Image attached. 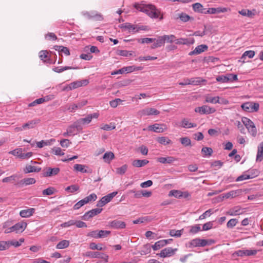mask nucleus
<instances>
[{
	"label": "nucleus",
	"mask_w": 263,
	"mask_h": 263,
	"mask_svg": "<svg viewBox=\"0 0 263 263\" xmlns=\"http://www.w3.org/2000/svg\"><path fill=\"white\" fill-rule=\"evenodd\" d=\"M193 9L195 12L202 13L203 6L200 3H196L193 5Z\"/></svg>",
	"instance_id": "52"
},
{
	"label": "nucleus",
	"mask_w": 263,
	"mask_h": 263,
	"mask_svg": "<svg viewBox=\"0 0 263 263\" xmlns=\"http://www.w3.org/2000/svg\"><path fill=\"white\" fill-rule=\"evenodd\" d=\"M27 223L26 222H20L13 226L15 233L23 232L26 228Z\"/></svg>",
	"instance_id": "24"
},
{
	"label": "nucleus",
	"mask_w": 263,
	"mask_h": 263,
	"mask_svg": "<svg viewBox=\"0 0 263 263\" xmlns=\"http://www.w3.org/2000/svg\"><path fill=\"white\" fill-rule=\"evenodd\" d=\"M116 128V126L114 123H110V124H104L101 127V129L104 130H110L114 129Z\"/></svg>",
	"instance_id": "63"
},
{
	"label": "nucleus",
	"mask_w": 263,
	"mask_h": 263,
	"mask_svg": "<svg viewBox=\"0 0 263 263\" xmlns=\"http://www.w3.org/2000/svg\"><path fill=\"white\" fill-rule=\"evenodd\" d=\"M201 153L204 156L210 157L213 153V149L211 147H204L201 149Z\"/></svg>",
	"instance_id": "48"
},
{
	"label": "nucleus",
	"mask_w": 263,
	"mask_h": 263,
	"mask_svg": "<svg viewBox=\"0 0 263 263\" xmlns=\"http://www.w3.org/2000/svg\"><path fill=\"white\" fill-rule=\"evenodd\" d=\"M134 7L138 10L145 13L151 18H159L160 20L163 19V13L153 5L136 3Z\"/></svg>",
	"instance_id": "1"
},
{
	"label": "nucleus",
	"mask_w": 263,
	"mask_h": 263,
	"mask_svg": "<svg viewBox=\"0 0 263 263\" xmlns=\"http://www.w3.org/2000/svg\"><path fill=\"white\" fill-rule=\"evenodd\" d=\"M208 47L206 45H200L197 46L195 49L189 53L190 55L199 54L206 50H207Z\"/></svg>",
	"instance_id": "22"
},
{
	"label": "nucleus",
	"mask_w": 263,
	"mask_h": 263,
	"mask_svg": "<svg viewBox=\"0 0 263 263\" xmlns=\"http://www.w3.org/2000/svg\"><path fill=\"white\" fill-rule=\"evenodd\" d=\"M41 170V168L32 166L31 165H27L24 170L25 173H30L32 172H39Z\"/></svg>",
	"instance_id": "27"
},
{
	"label": "nucleus",
	"mask_w": 263,
	"mask_h": 263,
	"mask_svg": "<svg viewBox=\"0 0 263 263\" xmlns=\"http://www.w3.org/2000/svg\"><path fill=\"white\" fill-rule=\"evenodd\" d=\"M183 193L179 190H171L168 194L169 196H174L176 198H180L183 196Z\"/></svg>",
	"instance_id": "42"
},
{
	"label": "nucleus",
	"mask_w": 263,
	"mask_h": 263,
	"mask_svg": "<svg viewBox=\"0 0 263 263\" xmlns=\"http://www.w3.org/2000/svg\"><path fill=\"white\" fill-rule=\"evenodd\" d=\"M56 192V190L53 187H49L44 190L42 192L44 195H51Z\"/></svg>",
	"instance_id": "53"
},
{
	"label": "nucleus",
	"mask_w": 263,
	"mask_h": 263,
	"mask_svg": "<svg viewBox=\"0 0 263 263\" xmlns=\"http://www.w3.org/2000/svg\"><path fill=\"white\" fill-rule=\"evenodd\" d=\"M164 43H172L175 42L176 40V36L173 34L171 35H164L162 36Z\"/></svg>",
	"instance_id": "37"
},
{
	"label": "nucleus",
	"mask_w": 263,
	"mask_h": 263,
	"mask_svg": "<svg viewBox=\"0 0 263 263\" xmlns=\"http://www.w3.org/2000/svg\"><path fill=\"white\" fill-rule=\"evenodd\" d=\"M85 167L86 166L84 165L76 164L74 165L73 168L74 170L80 172L82 173H87L88 171L86 169H85Z\"/></svg>",
	"instance_id": "49"
},
{
	"label": "nucleus",
	"mask_w": 263,
	"mask_h": 263,
	"mask_svg": "<svg viewBox=\"0 0 263 263\" xmlns=\"http://www.w3.org/2000/svg\"><path fill=\"white\" fill-rule=\"evenodd\" d=\"M51 153L57 156H63L64 155V153L59 147H53L51 149Z\"/></svg>",
	"instance_id": "51"
},
{
	"label": "nucleus",
	"mask_w": 263,
	"mask_h": 263,
	"mask_svg": "<svg viewBox=\"0 0 263 263\" xmlns=\"http://www.w3.org/2000/svg\"><path fill=\"white\" fill-rule=\"evenodd\" d=\"M181 126L184 128H190L196 127L197 124L190 122L187 119H183L181 121Z\"/></svg>",
	"instance_id": "30"
},
{
	"label": "nucleus",
	"mask_w": 263,
	"mask_h": 263,
	"mask_svg": "<svg viewBox=\"0 0 263 263\" xmlns=\"http://www.w3.org/2000/svg\"><path fill=\"white\" fill-rule=\"evenodd\" d=\"M36 182V180L34 178H26L22 179L20 183L22 184H25V185H28L34 184Z\"/></svg>",
	"instance_id": "39"
},
{
	"label": "nucleus",
	"mask_w": 263,
	"mask_h": 263,
	"mask_svg": "<svg viewBox=\"0 0 263 263\" xmlns=\"http://www.w3.org/2000/svg\"><path fill=\"white\" fill-rule=\"evenodd\" d=\"M55 139H51L50 140H42L41 141L37 142L36 143V146L39 148H42L45 145H50L51 142H54Z\"/></svg>",
	"instance_id": "41"
},
{
	"label": "nucleus",
	"mask_w": 263,
	"mask_h": 263,
	"mask_svg": "<svg viewBox=\"0 0 263 263\" xmlns=\"http://www.w3.org/2000/svg\"><path fill=\"white\" fill-rule=\"evenodd\" d=\"M89 81L88 80L85 79L83 80H78L71 83L72 89H74L80 87L85 86L88 85Z\"/></svg>",
	"instance_id": "20"
},
{
	"label": "nucleus",
	"mask_w": 263,
	"mask_h": 263,
	"mask_svg": "<svg viewBox=\"0 0 263 263\" xmlns=\"http://www.w3.org/2000/svg\"><path fill=\"white\" fill-rule=\"evenodd\" d=\"M70 136H74L83 129V127L80 126L77 121L74 122L72 124L67 127Z\"/></svg>",
	"instance_id": "9"
},
{
	"label": "nucleus",
	"mask_w": 263,
	"mask_h": 263,
	"mask_svg": "<svg viewBox=\"0 0 263 263\" xmlns=\"http://www.w3.org/2000/svg\"><path fill=\"white\" fill-rule=\"evenodd\" d=\"M67 109L70 111V112H74L77 109H79V107H78V106L77 105V103H71V104H68L67 105Z\"/></svg>",
	"instance_id": "64"
},
{
	"label": "nucleus",
	"mask_w": 263,
	"mask_h": 263,
	"mask_svg": "<svg viewBox=\"0 0 263 263\" xmlns=\"http://www.w3.org/2000/svg\"><path fill=\"white\" fill-rule=\"evenodd\" d=\"M24 241V238L20 239L19 241H16V240H13L11 241H8L9 247L11 246H12L16 248L20 247L21 245V243H23Z\"/></svg>",
	"instance_id": "43"
},
{
	"label": "nucleus",
	"mask_w": 263,
	"mask_h": 263,
	"mask_svg": "<svg viewBox=\"0 0 263 263\" xmlns=\"http://www.w3.org/2000/svg\"><path fill=\"white\" fill-rule=\"evenodd\" d=\"M176 250L177 249H173L171 247H168L162 250L159 254V256L163 258L170 257L175 254Z\"/></svg>",
	"instance_id": "11"
},
{
	"label": "nucleus",
	"mask_w": 263,
	"mask_h": 263,
	"mask_svg": "<svg viewBox=\"0 0 263 263\" xmlns=\"http://www.w3.org/2000/svg\"><path fill=\"white\" fill-rule=\"evenodd\" d=\"M69 241L67 240H63L60 241L56 246L57 249H64L67 248L69 246Z\"/></svg>",
	"instance_id": "36"
},
{
	"label": "nucleus",
	"mask_w": 263,
	"mask_h": 263,
	"mask_svg": "<svg viewBox=\"0 0 263 263\" xmlns=\"http://www.w3.org/2000/svg\"><path fill=\"white\" fill-rule=\"evenodd\" d=\"M187 85H199L202 83H204L206 82V80L200 78H193L191 79H186Z\"/></svg>",
	"instance_id": "12"
},
{
	"label": "nucleus",
	"mask_w": 263,
	"mask_h": 263,
	"mask_svg": "<svg viewBox=\"0 0 263 263\" xmlns=\"http://www.w3.org/2000/svg\"><path fill=\"white\" fill-rule=\"evenodd\" d=\"M167 127L166 125L164 124H154L148 126L149 130L154 131L156 133H161L166 130Z\"/></svg>",
	"instance_id": "10"
},
{
	"label": "nucleus",
	"mask_w": 263,
	"mask_h": 263,
	"mask_svg": "<svg viewBox=\"0 0 263 263\" xmlns=\"http://www.w3.org/2000/svg\"><path fill=\"white\" fill-rule=\"evenodd\" d=\"M118 194L117 192H114L106 196L103 197L98 202L97 206H103L110 202L111 199Z\"/></svg>",
	"instance_id": "7"
},
{
	"label": "nucleus",
	"mask_w": 263,
	"mask_h": 263,
	"mask_svg": "<svg viewBox=\"0 0 263 263\" xmlns=\"http://www.w3.org/2000/svg\"><path fill=\"white\" fill-rule=\"evenodd\" d=\"M219 61V60L218 58H215L214 57H211V56L205 57L203 59L204 62L207 63L208 64H210V63H213L214 64H217L218 63Z\"/></svg>",
	"instance_id": "38"
},
{
	"label": "nucleus",
	"mask_w": 263,
	"mask_h": 263,
	"mask_svg": "<svg viewBox=\"0 0 263 263\" xmlns=\"http://www.w3.org/2000/svg\"><path fill=\"white\" fill-rule=\"evenodd\" d=\"M115 158L114 154L111 152H108L104 154L103 159L105 162L109 163Z\"/></svg>",
	"instance_id": "31"
},
{
	"label": "nucleus",
	"mask_w": 263,
	"mask_h": 263,
	"mask_svg": "<svg viewBox=\"0 0 263 263\" xmlns=\"http://www.w3.org/2000/svg\"><path fill=\"white\" fill-rule=\"evenodd\" d=\"M36 124V122L34 121H30L24 124L23 126V128L25 129H30V128H33L35 127V125Z\"/></svg>",
	"instance_id": "58"
},
{
	"label": "nucleus",
	"mask_w": 263,
	"mask_h": 263,
	"mask_svg": "<svg viewBox=\"0 0 263 263\" xmlns=\"http://www.w3.org/2000/svg\"><path fill=\"white\" fill-rule=\"evenodd\" d=\"M88 16L91 18H94L97 21L103 20L102 15L96 11H91L87 13Z\"/></svg>",
	"instance_id": "33"
},
{
	"label": "nucleus",
	"mask_w": 263,
	"mask_h": 263,
	"mask_svg": "<svg viewBox=\"0 0 263 263\" xmlns=\"http://www.w3.org/2000/svg\"><path fill=\"white\" fill-rule=\"evenodd\" d=\"M228 11V9L224 7L210 8L205 13L206 14H219Z\"/></svg>",
	"instance_id": "19"
},
{
	"label": "nucleus",
	"mask_w": 263,
	"mask_h": 263,
	"mask_svg": "<svg viewBox=\"0 0 263 263\" xmlns=\"http://www.w3.org/2000/svg\"><path fill=\"white\" fill-rule=\"evenodd\" d=\"M60 168L59 167H48L46 169L44 175L47 177H52L58 175L60 172Z\"/></svg>",
	"instance_id": "18"
},
{
	"label": "nucleus",
	"mask_w": 263,
	"mask_h": 263,
	"mask_svg": "<svg viewBox=\"0 0 263 263\" xmlns=\"http://www.w3.org/2000/svg\"><path fill=\"white\" fill-rule=\"evenodd\" d=\"M205 101L206 102L216 104V103L219 102V97H212L210 96H207L205 97Z\"/></svg>",
	"instance_id": "54"
},
{
	"label": "nucleus",
	"mask_w": 263,
	"mask_h": 263,
	"mask_svg": "<svg viewBox=\"0 0 263 263\" xmlns=\"http://www.w3.org/2000/svg\"><path fill=\"white\" fill-rule=\"evenodd\" d=\"M180 141L184 146H187L191 144V141L190 139L187 137L180 138Z\"/></svg>",
	"instance_id": "57"
},
{
	"label": "nucleus",
	"mask_w": 263,
	"mask_h": 263,
	"mask_svg": "<svg viewBox=\"0 0 263 263\" xmlns=\"http://www.w3.org/2000/svg\"><path fill=\"white\" fill-rule=\"evenodd\" d=\"M153 42L154 44L151 46L152 49L157 48L164 45L162 36H159L158 39H156V40Z\"/></svg>",
	"instance_id": "28"
},
{
	"label": "nucleus",
	"mask_w": 263,
	"mask_h": 263,
	"mask_svg": "<svg viewBox=\"0 0 263 263\" xmlns=\"http://www.w3.org/2000/svg\"><path fill=\"white\" fill-rule=\"evenodd\" d=\"M166 245V241H165V240H160L156 242L155 244L152 246V247L154 250H157L163 247Z\"/></svg>",
	"instance_id": "32"
},
{
	"label": "nucleus",
	"mask_w": 263,
	"mask_h": 263,
	"mask_svg": "<svg viewBox=\"0 0 263 263\" xmlns=\"http://www.w3.org/2000/svg\"><path fill=\"white\" fill-rule=\"evenodd\" d=\"M74 69V68H72V67H69V66H65L64 67H55L52 69V70L55 72L60 73L65 70H68V69Z\"/></svg>",
	"instance_id": "56"
},
{
	"label": "nucleus",
	"mask_w": 263,
	"mask_h": 263,
	"mask_svg": "<svg viewBox=\"0 0 263 263\" xmlns=\"http://www.w3.org/2000/svg\"><path fill=\"white\" fill-rule=\"evenodd\" d=\"M177 160V159L173 156H167L166 157H158L157 161L162 164H171Z\"/></svg>",
	"instance_id": "17"
},
{
	"label": "nucleus",
	"mask_w": 263,
	"mask_h": 263,
	"mask_svg": "<svg viewBox=\"0 0 263 263\" xmlns=\"http://www.w3.org/2000/svg\"><path fill=\"white\" fill-rule=\"evenodd\" d=\"M216 111L215 109L207 105H203L200 107L195 108V111L201 114H210L214 113Z\"/></svg>",
	"instance_id": "8"
},
{
	"label": "nucleus",
	"mask_w": 263,
	"mask_h": 263,
	"mask_svg": "<svg viewBox=\"0 0 263 263\" xmlns=\"http://www.w3.org/2000/svg\"><path fill=\"white\" fill-rule=\"evenodd\" d=\"M22 152H23L22 148H16L13 151H10L9 152V154H12L13 156L17 157L19 158H20Z\"/></svg>",
	"instance_id": "55"
},
{
	"label": "nucleus",
	"mask_w": 263,
	"mask_h": 263,
	"mask_svg": "<svg viewBox=\"0 0 263 263\" xmlns=\"http://www.w3.org/2000/svg\"><path fill=\"white\" fill-rule=\"evenodd\" d=\"M99 116V114L98 112H95L92 114H89L85 118H80L77 121L80 126H82V125L89 124L93 118L97 119Z\"/></svg>",
	"instance_id": "6"
},
{
	"label": "nucleus",
	"mask_w": 263,
	"mask_h": 263,
	"mask_svg": "<svg viewBox=\"0 0 263 263\" xmlns=\"http://www.w3.org/2000/svg\"><path fill=\"white\" fill-rule=\"evenodd\" d=\"M100 252L88 251L83 254V256L90 258H98L99 256Z\"/></svg>",
	"instance_id": "50"
},
{
	"label": "nucleus",
	"mask_w": 263,
	"mask_h": 263,
	"mask_svg": "<svg viewBox=\"0 0 263 263\" xmlns=\"http://www.w3.org/2000/svg\"><path fill=\"white\" fill-rule=\"evenodd\" d=\"M110 234V231L107 230L99 231V238H103L107 237Z\"/></svg>",
	"instance_id": "62"
},
{
	"label": "nucleus",
	"mask_w": 263,
	"mask_h": 263,
	"mask_svg": "<svg viewBox=\"0 0 263 263\" xmlns=\"http://www.w3.org/2000/svg\"><path fill=\"white\" fill-rule=\"evenodd\" d=\"M183 231V229L180 230H171L169 232L170 236L172 237H179L181 236Z\"/></svg>",
	"instance_id": "45"
},
{
	"label": "nucleus",
	"mask_w": 263,
	"mask_h": 263,
	"mask_svg": "<svg viewBox=\"0 0 263 263\" xmlns=\"http://www.w3.org/2000/svg\"><path fill=\"white\" fill-rule=\"evenodd\" d=\"M246 172L248 175L250 177L249 179L254 178L259 175V171L256 169L249 170Z\"/></svg>",
	"instance_id": "46"
},
{
	"label": "nucleus",
	"mask_w": 263,
	"mask_h": 263,
	"mask_svg": "<svg viewBox=\"0 0 263 263\" xmlns=\"http://www.w3.org/2000/svg\"><path fill=\"white\" fill-rule=\"evenodd\" d=\"M242 109L247 112H253L258 110L259 105L258 103L253 102H247L241 104Z\"/></svg>",
	"instance_id": "3"
},
{
	"label": "nucleus",
	"mask_w": 263,
	"mask_h": 263,
	"mask_svg": "<svg viewBox=\"0 0 263 263\" xmlns=\"http://www.w3.org/2000/svg\"><path fill=\"white\" fill-rule=\"evenodd\" d=\"M35 211V210L34 208L23 210L20 212V215L23 218H28L33 215Z\"/></svg>",
	"instance_id": "23"
},
{
	"label": "nucleus",
	"mask_w": 263,
	"mask_h": 263,
	"mask_svg": "<svg viewBox=\"0 0 263 263\" xmlns=\"http://www.w3.org/2000/svg\"><path fill=\"white\" fill-rule=\"evenodd\" d=\"M109 227L115 229H124L126 227V224L124 221L114 220L109 223Z\"/></svg>",
	"instance_id": "15"
},
{
	"label": "nucleus",
	"mask_w": 263,
	"mask_h": 263,
	"mask_svg": "<svg viewBox=\"0 0 263 263\" xmlns=\"http://www.w3.org/2000/svg\"><path fill=\"white\" fill-rule=\"evenodd\" d=\"M214 242L212 240H206L203 239H200L198 238L191 240L189 243V247L190 248H195L198 247H205L207 245H210Z\"/></svg>",
	"instance_id": "2"
},
{
	"label": "nucleus",
	"mask_w": 263,
	"mask_h": 263,
	"mask_svg": "<svg viewBox=\"0 0 263 263\" xmlns=\"http://www.w3.org/2000/svg\"><path fill=\"white\" fill-rule=\"evenodd\" d=\"M175 43L176 44L178 45H190L193 44L194 43V39H187V38H180L177 39L176 38V40Z\"/></svg>",
	"instance_id": "25"
},
{
	"label": "nucleus",
	"mask_w": 263,
	"mask_h": 263,
	"mask_svg": "<svg viewBox=\"0 0 263 263\" xmlns=\"http://www.w3.org/2000/svg\"><path fill=\"white\" fill-rule=\"evenodd\" d=\"M158 142L163 145L172 144V141L167 137H159L157 138Z\"/></svg>",
	"instance_id": "29"
},
{
	"label": "nucleus",
	"mask_w": 263,
	"mask_h": 263,
	"mask_svg": "<svg viewBox=\"0 0 263 263\" xmlns=\"http://www.w3.org/2000/svg\"><path fill=\"white\" fill-rule=\"evenodd\" d=\"M79 190V186L77 184H73L70 186H67L65 189V191L68 192V193H73Z\"/></svg>",
	"instance_id": "47"
},
{
	"label": "nucleus",
	"mask_w": 263,
	"mask_h": 263,
	"mask_svg": "<svg viewBox=\"0 0 263 263\" xmlns=\"http://www.w3.org/2000/svg\"><path fill=\"white\" fill-rule=\"evenodd\" d=\"M137 114L141 117L146 116H157L160 114V111L154 108L147 107L139 110Z\"/></svg>",
	"instance_id": "4"
},
{
	"label": "nucleus",
	"mask_w": 263,
	"mask_h": 263,
	"mask_svg": "<svg viewBox=\"0 0 263 263\" xmlns=\"http://www.w3.org/2000/svg\"><path fill=\"white\" fill-rule=\"evenodd\" d=\"M127 169V165L126 164H124L122 166L116 168V173L119 175L124 174Z\"/></svg>",
	"instance_id": "59"
},
{
	"label": "nucleus",
	"mask_w": 263,
	"mask_h": 263,
	"mask_svg": "<svg viewBox=\"0 0 263 263\" xmlns=\"http://www.w3.org/2000/svg\"><path fill=\"white\" fill-rule=\"evenodd\" d=\"M148 163V161L147 160H134L132 164L133 166L137 167H142Z\"/></svg>",
	"instance_id": "35"
},
{
	"label": "nucleus",
	"mask_w": 263,
	"mask_h": 263,
	"mask_svg": "<svg viewBox=\"0 0 263 263\" xmlns=\"http://www.w3.org/2000/svg\"><path fill=\"white\" fill-rule=\"evenodd\" d=\"M102 211V209L97 208L92 209L86 212L83 216V219L85 220L100 214Z\"/></svg>",
	"instance_id": "13"
},
{
	"label": "nucleus",
	"mask_w": 263,
	"mask_h": 263,
	"mask_svg": "<svg viewBox=\"0 0 263 263\" xmlns=\"http://www.w3.org/2000/svg\"><path fill=\"white\" fill-rule=\"evenodd\" d=\"M175 20L180 19L183 22H186L193 18L184 12H176L174 16Z\"/></svg>",
	"instance_id": "16"
},
{
	"label": "nucleus",
	"mask_w": 263,
	"mask_h": 263,
	"mask_svg": "<svg viewBox=\"0 0 263 263\" xmlns=\"http://www.w3.org/2000/svg\"><path fill=\"white\" fill-rule=\"evenodd\" d=\"M241 121L243 122V126L246 127L249 132L251 133L253 136H255L257 131L253 122L246 117L242 118Z\"/></svg>",
	"instance_id": "5"
},
{
	"label": "nucleus",
	"mask_w": 263,
	"mask_h": 263,
	"mask_svg": "<svg viewBox=\"0 0 263 263\" xmlns=\"http://www.w3.org/2000/svg\"><path fill=\"white\" fill-rule=\"evenodd\" d=\"M234 124L237 127L238 129H239L241 133H243L245 128L242 121L241 122L238 120L234 121Z\"/></svg>",
	"instance_id": "60"
},
{
	"label": "nucleus",
	"mask_w": 263,
	"mask_h": 263,
	"mask_svg": "<svg viewBox=\"0 0 263 263\" xmlns=\"http://www.w3.org/2000/svg\"><path fill=\"white\" fill-rule=\"evenodd\" d=\"M55 49L58 50L59 52L64 53L66 55H69L70 54L69 50L67 47L62 46H57L55 47Z\"/></svg>",
	"instance_id": "44"
},
{
	"label": "nucleus",
	"mask_w": 263,
	"mask_h": 263,
	"mask_svg": "<svg viewBox=\"0 0 263 263\" xmlns=\"http://www.w3.org/2000/svg\"><path fill=\"white\" fill-rule=\"evenodd\" d=\"M54 98L53 95L46 96L45 98L37 99L28 104L29 107L34 106L37 104H42L46 101H49Z\"/></svg>",
	"instance_id": "14"
},
{
	"label": "nucleus",
	"mask_w": 263,
	"mask_h": 263,
	"mask_svg": "<svg viewBox=\"0 0 263 263\" xmlns=\"http://www.w3.org/2000/svg\"><path fill=\"white\" fill-rule=\"evenodd\" d=\"M263 160V142H261L257 147V153L256 161L261 162Z\"/></svg>",
	"instance_id": "26"
},
{
	"label": "nucleus",
	"mask_w": 263,
	"mask_h": 263,
	"mask_svg": "<svg viewBox=\"0 0 263 263\" xmlns=\"http://www.w3.org/2000/svg\"><path fill=\"white\" fill-rule=\"evenodd\" d=\"M254 55H255V51H254L253 50L246 51L242 55L239 61L242 62H245V60L246 59V58L247 57H248L249 58H253Z\"/></svg>",
	"instance_id": "34"
},
{
	"label": "nucleus",
	"mask_w": 263,
	"mask_h": 263,
	"mask_svg": "<svg viewBox=\"0 0 263 263\" xmlns=\"http://www.w3.org/2000/svg\"><path fill=\"white\" fill-rule=\"evenodd\" d=\"M120 27L123 29L124 30H127L129 33L136 32V26L129 23H125L121 24Z\"/></svg>",
	"instance_id": "21"
},
{
	"label": "nucleus",
	"mask_w": 263,
	"mask_h": 263,
	"mask_svg": "<svg viewBox=\"0 0 263 263\" xmlns=\"http://www.w3.org/2000/svg\"><path fill=\"white\" fill-rule=\"evenodd\" d=\"M126 73H130L135 71L141 70L143 69V67L141 66L136 67L135 66H130L124 67Z\"/></svg>",
	"instance_id": "40"
},
{
	"label": "nucleus",
	"mask_w": 263,
	"mask_h": 263,
	"mask_svg": "<svg viewBox=\"0 0 263 263\" xmlns=\"http://www.w3.org/2000/svg\"><path fill=\"white\" fill-rule=\"evenodd\" d=\"M201 231L199 224H196L191 227L190 233L192 234H196Z\"/></svg>",
	"instance_id": "61"
}]
</instances>
